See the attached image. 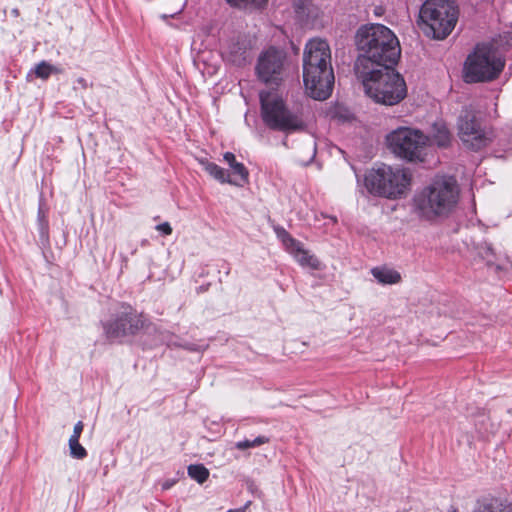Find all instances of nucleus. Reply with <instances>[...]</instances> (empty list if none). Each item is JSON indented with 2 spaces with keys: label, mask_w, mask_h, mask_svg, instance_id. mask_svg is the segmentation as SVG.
Returning <instances> with one entry per match:
<instances>
[{
  "label": "nucleus",
  "mask_w": 512,
  "mask_h": 512,
  "mask_svg": "<svg viewBox=\"0 0 512 512\" xmlns=\"http://www.w3.org/2000/svg\"><path fill=\"white\" fill-rule=\"evenodd\" d=\"M504 60L489 45H477L465 62V81L468 83L491 81L504 68Z\"/></svg>",
  "instance_id": "obj_7"
},
{
  "label": "nucleus",
  "mask_w": 512,
  "mask_h": 512,
  "mask_svg": "<svg viewBox=\"0 0 512 512\" xmlns=\"http://www.w3.org/2000/svg\"><path fill=\"white\" fill-rule=\"evenodd\" d=\"M59 69L46 61H42L36 65L34 73L38 78L48 79L53 73H59Z\"/></svg>",
  "instance_id": "obj_22"
},
{
  "label": "nucleus",
  "mask_w": 512,
  "mask_h": 512,
  "mask_svg": "<svg viewBox=\"0 0 512 512\" xmlns=\"http://www.w3.org/2000/svg\"><path fill=\"white\" fill-rule=\"evenodd\" d=\"M156 230L164 235H170L172 233V227L168 222H164L157 225Z\"/></svg>",
  "instance_id": "obj_27"
},
{
  "label": "nucleus",
  "mask_w": 512,
  "mask_h": 512,
  "mask_svg": "<svg viewBox=\"0 0 512 512\" xmlns=\"http://www.w3.org/2000/svg\"><path fill=\"white\" fill-rule=\"evenodd\" d=\"M223 57L236 66L245 65L251 59V45L245 38L228 42L223 50Z\"/></svg>",
  "instance_id": "obj_15"
},
{
  "label": "nucleus",
  "mask_w": 512,
  "mask_h": 512,
  "mask_svg": "<svg viewBox=\"0 0 512 512\" xmlns=\"http://www.w3.org/2000/svg\"><path fill=\"white\" fill-rule=\"evenodd\" d=\"M224 161L230 166L232 170V180L237 181L238 183H233L235 186L242 187L244 184L249 181V172L248 169L244 166L243 163L236 161V157L232 152H226L223 155Z\"/></svg>",
  "instance_id": "obj_16"
},
{
  "label": "nucleus",
  "mask_w": 512,
  "mask_h": 512,
  "mask_svg": "<svg viewBox=\"0 0 512 512\" xmlns=\"http://www.w3.org/2000/svg\"><path fill=\"white\" fill-rule=\"evenodd\" d=\"M285 54L274 47L263 51L257 62L256 72L265 83L277 84L282 79Z\"/></svg>",
  "instance_id": "obj_11"
},
{
  "label": "nucleus",
  "mask_w": 512,
  "mask_h": 512,
  "mask_svg": "<svg viewBox=\"0 0 512 512\" xmlns=\"http://www.w3.org/2000/svg\"><path fill=\"white\" fill-rule=\"evenodd\" d=\"M269 441V439L265 436H258L256 437L255 439L253 440H243V441H238L235 443V448L238 449V450H246V449H250V448H255V447H258V446H261L265 443H267Z\"/></svg>",
  "instance_id": "obj_24"
},
{
  "label": "nucleus",
  "mask_w": 512,
  "mask_h": 512,
  "mask_svg": "<svg viewBox=\"0 0 512 512\" xmlns=\"http://www.w3.org/2000/svg\"><path fill=\"white\" fill-rule=\"evenodd\" d=\"M474 512H512V501L495 497L484 498L478 502Z\"/></svg>",
  "instance_id": "obj_17"
},
{
  "label": "nucleus",
  "mask_w": 512,
  "mask_h": 512,
  "mask_svg": "<svg viewBox=\"0 0 512 512\" xmlns=\"http://www.w3.org/2000/svg\"><path fill=\"white\" fill-rule=\"evenodd\" d=\"M261 116L263 122L273 130L284 133L303 131L306 128L303 110L289 107L275 91L260 93Z\"/></svg>",
  "instance_id": "obj_4"
},
{
  "label": "nucleus",
  "mask_w": 512,
  "mask_h": 512,
  "mask_svg": "<svg viewBox=\"0 0 512 512\" xmlns=\"http://www.w3.org/2000/svg\"><path fill=\"white\" fill-rule=\"evenodd\" d=\"M364 184L369 193L389 199L400 198L411 184L408 169L381 165L368 171Z\"/></svg>",
  "instance_id": "obj_5"
},
{
  "label": "nucleus",
  "mask_w": 512,
  "mask_h": 512,
  "mask_svg": "<svg viewBox=\"0 0 512 512\" xmlns=\"http://www.w3.org/2000/svg\"><path fill=\"white\" fill-rule=\"evenodd\" d=\"M187 473L190 478L198 482L204 483L210 475L209 470L203 464H191L187 468Z\"/></svg>",
  "instance_id": "obj_21"
},
{
  "label": "nucleus",
  "mask_w": 512,
  "mask_h": 512,
  "mask_svg": "<svg viewBox=\"0 0 512 512\" xmlns=\"http://www.w3.org/2000/svg\"><path fill=\"white\" fill-rule=\"evenodd\" d=\"M355 42L360 51L356 71L371 67L394 66L401 55L398 38L392 30L382 24L360 27Z\"/></svg>",
  "instance_id": "obj_1"
},
{
  "label": "nucleus",
  "mask_w": 512,
  "mask_h": 512,
  "mask_svg": "<svg viewBox=\"0 0 512 512\" xmlns=\"http://www.w3.org/2000/svg\"><path fill=\"white\" fill-rule=\"evenodd\" d=\"M419 17L427 36L443 40L453 31L458 10L453 2L447 0H427L421 6Z\"/></svg>",
  "instance_id": "obj_6"
},
{
  "label": "nucleus",
  "mask_w": 512,
  "mask_h": 512,
  "mask_svg": "<svg viewBox=\"0 0 512 512\" xmlns=\"http://www.w3.org/2000/svg\"><path fill=\"white\" fill-rule=\"evenodd\" d=\"M185 348L189 349V350H197V348L194 346V345H191V346H185Z\"/></svg>",
  "instance_id": "obj_31"
},
{
  "label": "nucleus",
  "mask_w": 512,
  "mask_h": 512,
  "mask_svg": "<svg viewBox=\"0 0 512 512\" xmlns=\"http://www.w3.org/2000/svg\"><path fill=\"white\" fill-rule=\"evenodd\" d=\"M246 507L239 508V509H230L227 512H245Z\"/></svg>",
  "instance_id": "obj_30"
},
{
  "label": "nucleus",
  "mask_w": 512,
  "mask_h": 512,
  "mask_svg": "<svg viewBox=\"0 0 512 512\" xmlns=\"http://www.w3.org/2000/svg\"><path fill=\"white\" fill-rule=\"evenodd\" d=\"M448 512H457L455 508H451Z\"/></svg>",
  "instance_id": "obj_32"
},
{
  "label": "nucleus",
  "mask_w": 512,
  "mask_h": 512,
  "mask_svg": "<svg viewBox=\"0 0 512 512\" xmlns=\"http://www.w3.org/2000/svg\"><path fill=\"white\" fill-rule=\"evenodd\" d=\"M460 196L457 180L452 176H437L414 197V212L424 220L433 221L448 216Z\"/></svg>",
  "instance_id": "obj_2"
},
{
  "label": "nucleus",
  "mask_w": 512,
  "mask_h": 512,
  "mask_svg": "<svg viewBox=\"0 0 512 512\" xmlns=\"http://www.w3.org/2000/svg\"><path fill=\"white\" fill-rule=\"evenodd\" d=\"M458 134L463 144L474 150H479L488 143L485 131L470 110H465L460 115Z\"/></svg>",
  "instance_id": "obj_12"
},
{
  "label": "nucleus",
  "mask_w": 512,
  "mask_h": 512,
  "mask_svg": "<svg viewBox=\"0 0 512 512\" xmlns=\"http://www.w3.org/2000/svg\"><path fill=\"white\" fill-rule=\"evenodd\" d=\"M147 325V320L142 314H138L130 306L123 307V310L104 324V331L108 338L118 339L126 336L136 335Z\"/></svg>",
  "instance_id": "obj_9"
},
{
  "label": "nucleus",
  "mask_w": 512,
  "mask_h": 512,
  "mask_svg": "<svg viewBox=\"0 0 512 512\" xmlns=\"http://www.w3.org/2000/svg\"><path fill=\"white\" fill-rule=\"evenodd\" d=\"M70 455L76 459H83L87 456L86 449L79 443L77 439H69Z\"/></svg>",
  "instance_id": "obj_25"
},
{
  "label": "nucleus",
  "mask_w": 512,
  "mask_h": 512,
  "mask_svg": "<svg viewBox=\"0 0 512 512\" xmlns=\"http://www.w3.org/2000/svg\"><path fill=\"white\" fill-rule=\"evenodd\" d=\"M488 254H492V248L490 246H486V252H485V255H483L484 257L487 258V261L490 262L491 259L488 257Z\"/></svg>",
  "instance_id": "obj_29"
},
{
  "label": "nucleus",
  "mask_w": 512,
  "mask_h": 512,
  "mask_svg": "<svg viewBox=\"0 0 512 512\" xmlns=\"http://www.w3.org/2000/svg\"><path fill=\"white\" fill-rule=\"evenodd\" d=\"M429 145L435 144L438 147L445 148L451 142V134L446 126V124L442 121L435 122L431 129V134L428 136Z\"/></svg>",
  "instance_id": "obj_18"
},
{
  "label": "nucleus",
  "mask_w": 512,
  "mask_h": 512,
  "mask_svg": "<svg viewBox=\"0 0 512 512\" xmlns=\"http://www.w3.org/2000/svg\"><path fill=\"white\" fill-rule=\"evenodd\" d=\"M331 49L328 42L321 38L309 40L303 53V68H332Z\"/></svg>",
  "instance_id": "obj_13"
},
{
  "label": "nucleus",
  "mask_w": 512,
  "mask_h": 512,
  "mask_svg": "<svg viewBox=\"0 0 512 512\" xmlns=\"http://www.w3.org/2000/svg\"><path fill=\"white\" fill-rule=\"evenodd\" d=\"M229 5L233 7L248 9V8H260L267 3V0H225Z\"/></svg>",
  "instance_id": "obj_23"
},
{
  "label": "nucleus",
  "mask_w": 512,
  "mask_h": 512,
  "mask_svg": "<svg viewBox=\"0 0 512 512\" xmlns=\"http://www.w3.org/2000/svg\"><path fill=\"white\" fill-rule=\"evenodd\" d=\"M201 164L204 170L220 183H228L231 185H233V183H238L237 181L232 180L231 176L217 164L209 161H201Z\"/></svg>",
  "instance_id": "obj_20"
},
{
  "label": "nucleus",
  "mask_w": 512,
  "mask_h": 512,
  "mask_svg": "<svg viewBox=\"0 0 512 512\" xmlns=\"http://www.w3.org/2000/svg\"><path fill=\"white\" fill-rule=\"evenodd\" d=\"M315 155V149L312 148V157Z\"/></svg>",
  "instance_id": "obj_33"
},
{
  "label": "nucleus",
  "mask_w": 512,
  "mask_h": 512,
  "mask_svg": "<svg viewBox=\"0 0 512 512\" xmlns=\"http://www.w3.org/2000/svg\"><path fill=\"white\" fill-rule=\"evenodd\" d=\"M83 428H84V424L82 421H78L75 426H74V429H73V433L72 435L70 436L69 439H77L79 440L80 436H81V433L83 431Z\"/></svg>",
  "instance_id": "obj_26"
},
{
  "label": "nucleus",
  "mask_w": 512,
  "mask_h": 512,
  "mask_svg": "<svg viewBox=\"0 0 512 512\" xmlns=\"http://www.w3.org/2000/svg\"><path fill=\"white\" fill-rule=\"evenodd\" d=\"M282 242L286 250L294 257L300 266L314 270L320 269L321 264L317 257L311 254L308 250H305L303 245L288 233H283Z\"/></svg>",
  "instance_id": "obj_14"
},
{
  "label": "nucleus",
  "mask_w": 512,
  "mask_h": 512,
  "mask_svg": "<svg viewBox=\"0 0 512 512\" xmlns=\"http://www.w3.org/2000/svg\"><path fill=\"white\" fill-rule=\"evenodd\" d=\"M333 68H319L310 71V68H303V81L309 96L316 100L327 99L334 86Z\"/></svg>",
  "instance_id": "obj_10"
},
{
  "label": "nucleus",
  "mask_w": 512,
  "mask_h": 512,
  "mask_svg": "<svg viewBox=\"0 0 512 512\" xmlns=\"http://www.w3.org/2000/svg\"><path fill=\"white\" fill-rule=\"evenodd\" d=\"M38 220H39L41 229L44 230L45 225H46V221H45L44 212L42 211L41 207L39 208V211H38Z\"/></svg>",
  "instance_id": "obj_28"
},
{
  "label": "nucleus",
  "mask_w": 512,
  "mask_h": 512,
  "mask_svg": "<svg viewBox=\"0 0 512 512\" xmlns=\"http://www.w3.org/2000/svg\"><path fill=\"white\" fill-rule=\"evenodd\" d=\"M356 73L366 95L377 103L396 105L407 95L405 80L393 66L365 68Z\"/></svg>",
  "instance_id": "obj_3"
},
{
  "label": "nucleus",
  "mask_w": 512,
  "mask_h": 512,
  "mask_svg": "<svg viewBox=\"0 0 512 512\" xmlns=\"http://www.w3.org/2000/svg\"><path fill=\"white\" fill-rule=\"evenodd\" d=\"M387 146L393 154L410 162H422L429 146V138L422 131L399 127L387 135Z\"/></svg>",
  "instance_id": "obj_8"
},
{
  "label": "nucleus",
  "mask_w": 512,
  "mask_h": 512,
  "mask_svg": "<svg viewBox=\"0 0 512 512\" xmlns=\"http://www.w3.org/2000/svg\"><path fill=\"white\" fill-rule=\"evenodd\" d=\"M371 274L383 285H393L401 281L400 273L387 267H375L371 270Z\"/></svg>",
  "instance_id": "obj_19"
}]
</instances>
